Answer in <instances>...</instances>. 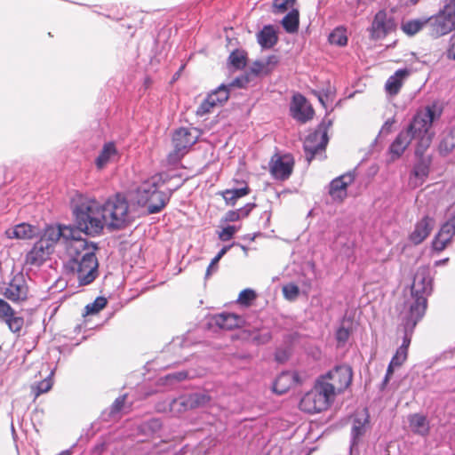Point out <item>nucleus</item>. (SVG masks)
Wrapping results in <instances>:
<instances>
[{"mask_svg": "<svg viewBox=\"0 0 455 455\" xmlns=\"http://www.w3.org/2000/svg\"><path fill=\"white\" fill-rule=\"evenodd\" d=\"M443 108L437 101L418 110L410 120L405 129L402 130L388 148L391 160L399 158L407 147L415 141V156L422 157L431 144L432 136L429 130L443 114Z\"/></svg>", "mask_w": 455, "mask_h": 455, "instance_id": "f257e3e1", "label": "nucleus"}, {"mask_svg": "<svg viewBox=\"0 0 455 455\" xmlns=\"http://www.w3.org/2000/svg\"><path fill=\"white\" fill-rule=\"evenodd\" d=\"M98 243L78 235L65 248L63 267L79 286L89 285L99 276Z\"/></svg>", "mask_w": 455, "mask_h": 455, "instance_id": "f03ea898", "label": "nucleus"}, {"mask_svg": "<svg viewBox=\"0 0 455 455\" xmlns=\"http://www.w3.org/2000/svg\"><path fill=\"white\" fill-rule=\"evenodd\" d=\"M71 208L76 235L78 232L95 237L103 233L107 214L95 197L76 193L71 199Z\"/></svg>", "mask_w": 455, "mask_h": 455, "instance_id": "7ed1b4c3", "label": "nucleus"}, {"mask_svg": "<svg viewBox=\"0 0 455 455\" xmlns=\"http://www.w3.org/2000/svg\"><path fill=\"white\" fill-rule=\"evenodd\" d=\"M164 174L158 172L144 180L135 190V201L138 205L147 208L149 214L160 212L167 204L170 195L177 190L181 183L173 186L168 185V180Z\"/></svg>", "mask_w": 455, "mask_h": 455, "instance_id": "20e7f679", "label": "nucleus"}, {"mask_svg": "<svg viewBox=\"0 0 455 455\" xmlns=\"http://www.w3.org/2000/svg\"><path fill=\"white\" fill-rule=\"evenodd\" d=\"M432 291V278L429 270L426 267H419L415 273L411 284V295L413 302L409 309L404 312V321L407 330H412L425 315L427 299V296Z\"/></svg>", "mask_w": 455, "mask_h": 455, "instance_id": "39448f33", "label": "nucleus"}, {"mask_svg": "<svg viewBox=\"0 0 455 455\" xmlns=\"http://www.w3.org/2000/svg\"><path fill=\"white\" fill-rule=\"evenodd\" d=\"M103 206V213L107 214L106 225L111 229H122L131 222L129 203L124 196L116 194L109 197Z\"/></svg>", "mask_w": 455, "mask_h": 455, "instance_id": "423d86ee", "label": "nucleus"}, {"mask_svg": "<svg viewBox=\"0 0 455 455\" xmlns=\"http://www.w3.org/2000/svg\"><path fill=\"white\" fill-rule=\"evenodd\" d=\"M333 121L329 118H323L316 128L310 132L304 142L303 149L305 159L309 164L317 155L322 156L329 142L328 130Z\"/></svg>", "mask_w": 455, "mask_h": 455, "instance_id": "0eeeda50", "label": "nucleus"}, {"mask_svg": "<svg viewBox=\"0 0 455 455\" xmlns=\"http://www.w3.org/2000/svg\"><path fill=\"white\" fill-rule=\"evenodd\" d=\"M199 132L196 129L180 127L172 132V141L173 150L167 156V163L175 165L186 156L191 148L198 141Z\"/></svg>", "mask_w": 455, "mask_h": 455, "instance_id": "6e6552de", "label": "nucleus"}, {"mask_svg": "<svg viewBox=\"0 0 455 455\" xmlns=\"http://www.w3.org/2000/svg\"><path fill=\"white\" fill-rule=\"evenodd\" d=\"M427 20L428 34L434 38L455 29V0H445L443 9Z\"/></svg>", "mask_w": 455, "mask_h": 455, "instance_id": "1a4fd4ad", "label": "nucleus"}, {"mask_svg": "<svg viewBox=\"0 0 455 455\" xmlns=\"http://www.w3.org/2000/svg\"><path fill=\"white\" fill-rule=\"evenodd\" d=\"M334 397L316 380L313 388L307 392L299 402V409L307 413L315 414L326 411Z\"/></svg>", "mask_w": 455, "mask_h": 455, "instance_id": "9d476101", "label": "nucleus"}, {"mask_svg": "<svg viewBox=\"0 0 455 455\" xmlns=\"http://www.w3.org/2000/svg\"><path fill=\"white\" fill-rule=\"evenodd\" d=\"M353 371L348 365L336 366L317 380L335 397L336 394L346 390L352 382Z\"/></svg>", "mask_w": 455, "mask_h": 455, "instance_id": "9b49d317", "label": "nucleus"}, {"mask_svg": "<svg viewBox=\"0 0 455 455\" xmlns=\"http://www.w3.org/2000/svg\"><path fill=\"white\" fill-rule=\"evenodd\" d=\"M78 235H76L75 228L71 225H58V226H47L40 239L38 240L41 243L47 245L52 251H54V248L60 238L64 240L65 246L73 239H76Z\"/></svg>", "mask_w": 455, "mask_h": 455, "instance_id": "f8f14e48", "label": "nucleus"}, {"mask_svg": "<svg viewBox=\"0 0 455 455\" xmlns=\"http://www.w3.org/2000/svg\"><path fill=\"white\" fill-rule=\"evenodd\" d=\"M395 22L392 16H388L385 10H379L373 17L371 26L368 28L370 38L373 41L384 39L395 29Z\"/></svg>", "mask_w": 455, "mask_h": 455, "instance_id": "ddd939ff", "label": "nucleus"}, {"mask_svg": "<svg viewBox=\"0 0 455 455\" xmlns=\"http://www.w3.org/2000/svg\"><path fill=\"white\" fill-rule=\"evenodd\" d=\"M28 288L22 275H15L1 294L13 303L24 302L28 299Z\"/></svg>", "mask_w": 455, "mask_h": 455, "instance_id": "4468645a", "label": "nucleus"}, {"mask_svg": "<svg viewBox=\"0 0 455 455\" xmlns=\"http://www.w3.org/2000/svg\"><path fill=\"white\" fill-rule=\"evenodd\" d=\"M290 114L296 121L305 124L310 121L315 115V110L307 98L301 93H295L291 98Z\"/></svg>", "mask_w": 455, "mask_h": 455, "instance_id": "2eb2a0df", "label": "nucleus"}, {"mask_svg": "<svg viewBox=\"0 0 455 455\" xmlns=\"http://www.w3.org/2000/svg\"><path fill=\"white\" fill-rule=\"evenodd\" d=\"M355 179V172H344L332 180L329 186V194L334 202L342 203L347 196V187Z\"/></svg>", "mask_w": 455, "mask_h": 455, "instance_id": "dca6fc26", "label": "nucleus"}, {"mask_svg": "<svg viewBox=\"0 0 455 455\" xmlns=\"http://www.w3.org/2000/svg\"><path fill=\"white\" fill-rule=\"evenodd\" d=\"M455 235V215L443 223L439 232L435 236L432 246L435 251H443L452 241Z\"/></svg>", "mask_w": 455, "mask_h": 455, "instance_id": "f3484780", "label": "nucleus"}, {"mask_svg": "<svg viewBox=\"0 0 455 455\" xmlns=\"http://www.w3.org/2000/svg\"><path fill=\"white\" fill-rule=\"evenodd\" d=\"M0 319L4 320L11 331L18 333L24 325V319L21 316H16L14 309L11 305L0 298Z\"/></svg>", "mask_w": 455, "mask_h": 455, "instance_id": "a211bd4d", "label": "nucleus"}, {"mask_svg": "<svg viewBox=\"0 0 455 455\" xmlns=\"http://www.w3.org/2000/svg\"><path fill=\"white\" fill-rule=\"evenodd\" d=\"M302 379L297 371H283L275 380L273 390L276 394L283 395L291 387L300 385Z\"/></svg>", "mask_w": 455, "mask_h": 455, "instance_id": "6ab92c4d", "label": "nucleus"}, {"mask_svg": "<svg viewBox=\"0 0 455 455\" xmlns=\"http://www.w3.org/2000/svg\"><path fill=\"white\" fill-rule=\"evenodd\" d=\"M52 252L53 251L48 248L47 245L37 241L26 254L25 263L29 266H41Z\"/></svg>", "mask_w": 455, "mask_h": 455, "instance_id": "aec40b11", "label": "nucleus"}, {"mask_svg": "<svg viewBox=\"0 0 455 455\" xmlns=\"http://www.w3.org/2000/svg\"><path fill=\"white\" fill-rule=\"evenodd\" d=\"M435 220L429 216L423 217L415 225L414 230L411 233L409 238L414 244L421 243L430 234L434 228Z\"/></svg>", "mask_w": 455, "mask_h": 455, "instance_id": "412c9836", "label": "nucleus"}, {"mask_svg": "<svg viewBox=\"0 0 455 455\" xmlns=\"http://www.w3.org/2000/svg\"><path fill=\"white\" fill-rule=\"evenodd\" d=\"M5 234L10 239L30 240L36 236V227L28 223H20L11 229H7Z\"/></svg>", "mask_w": 455, "mask_h": 455, "instance_id": "4be33fe9", "label": "nucleus"}, {"mask_svg": "<svg viewBox=\"0 0 455 455\" xmlns=\"http://www.w3.org/2000/svg\"><path fill=\"white\" fill-rule=\"evenodd\" d=\"M257 42L261 49L268 50L278 43L277 32L271 24L264 25L257 33Z\"/></svg>", "mask_w": 455, "mask_h": 455, "instance_id": "5701e85b", "label": "nucleus"}, {"mask_svg": "<svg viewBox=\"0 0 455 455\" xmlns=\"http://www.w3.org/2000/svg\"><path fill=\"white\" fill-rule=\"evenodd\" d=\"M269 171H292L294 166V157L290 153L276 151L270 158Z\"/></svg>", "mask_w": 455, "mask_h": 455, "instance_id": "b1692460", "label": "nucleus"}, {"mask_svg": "<svg viewBox=\"0 0 455 455\" xmlns=\"http://www.w3.org/2000/svg\"><path fill=\"white\" fill-rule=\"evenodd\" d=\"M410 74L411 70L407 68L396 70L386 82L385 89L387 92L390 95H396L399 92L404 79L407 78Z\"/></svg>", "mask_w": 455, "mask_h": 455, "instance_id": "393cba45", "label": "nucleus"}, {"mask_svg": "<svg viewBox=\"0 0 455 455\" xmlns=\"http://www.w3.org/2000/svg\"><path fill=\"white\" fill-rule=\"evenodd\" d=\"M118 157V151L113 141L103 145L99 156L95 158V164L98 169L104 168L108 163L115 161Z\"/></svg>", "mask_w": 455, "mask_h": 455, "instance_id": "a878e982", "label": "nucleus"}, {"mask_svg": "<svg viewBox=\"0 0 455 455\" xmlns=\"http://www.w3.org/2000/svg\"><path fill=\"white\" fill-rule=\"evenodd\" d=\"M242 183L243 187H235L233 188L225 189L221 192V196L228 206H235L239 198L250 194L251 189L247 181H242Z\"/></svg>", "mask_w": 455, "mask_h": 455, "instance_id": "bb28decb", "label": "nucleus"}, {"mask_svg": "<svg viewBox=\"0 0 455 455\" xmlns=\"http://www.w3.org/2000/svg\"><path fill=\"white\" fill-rule=\"evenodd\" d=\"M408 421L414 434L421 436H427L429 434V421L425 415L420 413L411 414L409 416Z\"/></svg>", "mask_w": 455, "mask_h": 455, "instance_id": "cd10ccee", "label": "nucleus"}, {"mask_svg": "<svg viewBox=\"0 0 455 455\" xmlns=\"http://www.w3.org/2000/svg\"><path fill=\"white\" fill-rule=\"evenodd\" d=\"M438 149L442 156H447L455 149V124L443 133Z\"/></svg>", "mask_w": 455, "mask_h": 455, "instance_id": "c85d7f7f", "label": "nucleus"}, {"mask_svg": "<svg viewBox=\"0 0 455 455\" xmlns=\"http://www.w3.org/2000/svg\"><path fill=\"white\" fill-rule=\"evenodd\" d=\"M281 25L289 34L297 33L299 28V12L298 9L291 8L282 19Z\"/></svg>", "mask_w": 455, "mask_h": 455, "instance_id": "c756f323", "label": "nucleus"}, {"mask_svg": "<svg viewBox=\"0 0 455 455\" xmlns=\"http://www.w3.org/2000/svg\"><path fill=\"white\" fill-rule=\"evenodd\" d=\"M242 319L239 315L231 313H222L215 317V323L221 329L233 330L240 326Z\"/></svg>", "mask_w": 455, "mask_h": 455, "instance_id": "7c9ffc66", "label": "nucleus"}, {"mask_svg": "<svg viewBox=\"0 0 455 455\" xmlns=\"http://www.w3.org/2000/svg\"><path fill=\"white\" fill-rule=\"evenodd\" d=\"M369 427V415L365 410L363 413L356 414L352 426V435L355 440L362 437Z\"/></svg>", "mask_w": 455, "mask_h": 455, "instance_id": "2f4dec72", "label": "nucleus"}, {"mask_svg": "<svg viewBox=\"0 0 455 455\" xmlns=\"http://www.w3.org/2000/svg\"><path fill=\"white\" fill-rule=\"evenodd\" d=\"M255 206L256 204L254 203H249L237 210L228 211L223 216L222 221L235 222L240 220L241 219L247 218L250 215L251 212L255 208Z\"/></svg>", "mask_w": 455, "mask_h": 455, "instance_id": "473e14b6", "label": "nucleus"}, {"mask_svg": "<svg viewBox=\"0 0 455 455\" xmlns=\"http://www.w3.org/2000/svg\"><path fill=\"white\" fill-rule=\"evenodd\" d=\"M247 52L242 49H235L228 56V64L235 70H242L247 65Z\"/></svg>", "mask_w": 455, "mask_h": 455, "instance_id": "72a5a7b5", "label": "nucleus"}, {"mask_svg": "<svg viewBox=\"0 0 455 455\" xmlns=\"http://www.w3.org/2000/svg\"><path fill=\"white\" fill-rule=\"evenodd\" d=\"M427 18L409 20L402 24V30L410 36L416 35L424 27L427 28Z\"/></svg>", "mask_w": 455, "mask_h": 455, "instance_id": "f704fd0d", "label": "nucleus"}, {"mask_svg": "<svg viewBox=\"0 0 455 455\" xmlns=\"http://www.w3.org/2000/svg\"><path fill=\"white\" fill-rule=\"evenodd\" d=\"M328 41L331 44L344 47L347 44V28L344 26L335 28L328 36Z\"/></svg>", "mask_w": 455, "mask_h": 455, "instance_id": "c9c22d12", "label": "nucleus"}, {"mask_svg": "<svg viewBox=\"0 0 455 455\" xmlns=\"http://www.w3.org/2000/svg\"><path fill=\"white\" fill-rule=\"evenodd\" d=\"M215 101V104L222 106L230 97V89L227 84H221L217 88L209 92Z\"/></svg>", "mask_w": 455, "mask_h": 455, "instance_id": "e433bc0d", "label": "nucleus"}, {"mask_svg": "<svg viewBox=\"0 0 455 455\" xmlns=\"http://www.w3.org/2000/svg\"><path fill=\"white\" fill-rule=\"evenodd\" d=\"M211 400V396L206 393H195L188 396L186 404L190 409H196L206 405Z\"/></svg>", "mask_w": 455, "mask_h": 455, "instance_id": "4c0bfd02", "label": "nucleus"}, {"mask_svg": "<svg viewBox=\"0 0 455 455\" xmlns=\"http://www.w3.org/2000/svg\"><path fill=\"white\" fill-rule=\"evenodd\" d=\"M52 379L51 377H48L39 381L36 385L31 386V392L34 395V400H36L41 395L50 391L52 387Z\"/></svg>", "mask_w": 455, "mask_h": 455, "instance_id": "58836bf2", "label": "nucleus"}, {"mask_svg": "<svg viewBox=\"0 0 455 455\" xmlns=\"http://www.w3.org/2000/svg\"><path fill=\"white\" fill-rule=\"evenodd\" d=\"M217 105L215 104L214 100L212 99V96H211L209 93L207 94L206 98L201 102V104L198 106L196 114L197 116H204L207 114H209L214 107Z\"/></svg>", "mask_w": 455, "mask_h": 455, "instance_id": "ea45409f", "label": "nucleus"}, {"mask_svg": "<svg viewBox=\"0 0 455 455\" xmlns=\"http://www.w3.org/2000/svg\"><path fill=\"white\" fill-rule=\"evenodd\" d=\"M106 305L107 299L104 297H97L92 303L86 305L84 307L85 315L97 314L102 310Z\"/></svg>", "mask_w": 455, "mask_h": 455, "instance_id": "a19ab883", "label": "nucleus"}, {"mask_svg": "<svg viewBox=\"0 0 455 455\" xmlns=\"http://www.w3.org/2000/svg\"><path fill=\"white\" fill-rule=\"evenodd\" d=\"M256 298L257 294L255 291L251 289H244L239 293L237 303L242 306L249 307Z\"/></svg>", "mask_w": 455, "mask_h": 455, "instance_id": "79ce46f5", "label": "nucleus"}, {"mask_svg": "<svg viewBox=\"0 0 455 455\" xmlns=\"http://www.w3.org/2000/svg\"><path fill=\"white\" fill-rule=\"evenodd\" d=\"M296 0H274L272 12L275 14L284 13L290 10Z\"/></svg>", "mask_w": 455, "mask_h": 455, "instance_id": "37998d69", "label": "nucleus"}, {"mask_svg": "<svg viewBox=\"0 0 455 455\" xmlns=\"http://www.w3.org/2000/svg\"><path fill=\"white\" fill-rule=\"evenodd\" d=\"M283 294L288 300H294L299 294V288L297 284L290 283L283 286Z\"/></svg>", "mask_w": 455, "mask_h": 455, "instance_id": "c03bdc74", "label": "nucleus"}, {"mask_svg": "<svg viewBox=\"0 0 455 455\" xmlns=\"http://www.w3.org/2000/svg\"><path fill=\"white\" fill-rule=\"evenodd\" d=\"M251 336V341L256 345L266 344L272 339L271 333L268 331L253 332Z\"/></svg>", "mask_w": 455, "mask_h": 455, "instance_id": "a18cd8bd", "label": "nucleus"}, {"mask_svg": "<svg viewBox=\"0 0 455 455\" xmlns=\"http://www.w3.org/2000/svg\"><path fill=\"white\" fill-rule=\"evenodd\" d=\"M428 172H410L409 185L411 188H417L423 184Z\"/></svg>", "mask_w": 455, "mask_h": 455, "instance_id": "49530a36", "label": "nucleus"}, {"mask_svg": "<svg viewBox=\"0 0 455 455\" xmlns=\"http://www.w3.org/2000/svg\"><path fill=\"white\" fill-rule=\"evenodd\" d=\"M250 82V74L246 73L244 75L235 77L233 81L227 84L229 87V89L232 87L245 88Z\"/></svg>", "mask_w": 455, "mask_h": 455, "instance_id": "de8ad7c7", "label": "nucleus"}, {"mask_svg": "<svg viewBox=\"0 0 455 455\" xmlns=\"http://www.w3.org/2000/svg\"><path fill=\"white\" fill-rule=\"evenodd\" d=\"M407 357L408 353L398 347L390 363L392 365L400 367L407 360Z\"/></svg>", "mask_w": 455, "mask_h": 455, "instance_id": "09e8293b", "label": "nucleus"}, {"mask_svg": "<svg viewBox=\"0 0 455 455\" xmlns=\"http://www.w3.org/2000/svg\"><path fill=\"white\" fill-rule=\"evenodd\" d=\"M126 398H127V395H123L118 396L114 401V403H112L111 408H110L111 415H115V414L120 412L124 409L125 402H126Z\"/></svg>", "mask_w": 455, "mask_h": 455, "instance_id": "8fccbe9b", "label": "nucleus"}, {"mask_svg": "<svg viewBox=\"0 0 455 455\" xmlns=\"http://www.w3.org/2000/svg\"><path fill=\"white\" fill-rule=\"evenodd\" d=\"M237 230L235 226H228L219 233V238L224 242L228 241L234 236Z\"/></svg>", "mask_w": 455, "mask_h": 455, "instance_id": "3c124183", "label": "nucleus"}, {"mask_svg": "<svg viewBox=\"0 0 455 455\" xmlns=\"http://www.w3.org/2000/svg\"><path fill=\"white\" fill-rule=\"evenodd\" d=\"M403 324L404 326L405 330V335L403 339L402 345L399 347V348L403 349V351H406L408 353V349L411 344V334L412 333L414 328L411 330H407L405 326V321H404V315H403Z\"/></svg>", "mask_w": 455, "mask_h": 455, "instance_id": "603ef678", "label": "nucleus"}, {"mask_svg": "<svg viewBox=\"0 0 455 455\" xmlns=\"http://www.w3.org/2000/svg\"><path fill=\"white\" fill-rule=\"evenodd\" d=\"M229 247L228 246H224L219 252L218 254L212 259L209 267H207V271H206V276H209L211 275V269L212 267H213V266H215L220 260V259L227 253V251H228Z\"/></svg>", "mask_w": 455, "mask_h": 455, "instance_id": "864d4df0", "label": "nucleus"}, {"mask_svg": "<svg viewBox=\"0 0 455 455\" xmlns=\"http://www.w3.org/2000/svg\"><path fill=\"white\" fill-rule=\"evenodd\" d=\"M349 336H350L349 330L343 326L339 328L336 332V339H337L338 342L341 343V344L346 343L348 340Z\"/></svg>", "mask_w": 455, "mask_h": 455, "instance_id": "5fc2aeb1", "label": "nucleus"}, {"mask_svg": "<svg viewBox=\"0 0 455 455\" xmlns=\"http://www.w3.org/2000/svg\"><path fill=\"white\" fill-rule=\"evenodd\" d=\"M266 68L264 61L262 60H255L252 65L250 67L249 73L252 74L255 76H258Z\"/></svg>", "mask_w": 455, "mask_h": 455, "instance_id": "6e6d98bb", "label": "nucleus"}, {"mask_svg": "<svg viewBox=\"0 0 455 455\" xmlns=\"http://www.w3.org/2000/svg\"><path fill=\"white\" fill-rule=\"evenodd\" d=\"M315 95L317 96L318 100H319V102L321 103V105H322L325 109H327V106H326V102H325V98H327V97H328L327 92H325V93H323V94L322 92H315ZM332 110H333L332 108H331L330 110H326V112H325V117H326V118H327V116H329V115H330V113H331Z\"/></svg>", "mask_w": 455, "mask_h": 455, "instance_id": "4d7b16f0", "label": "nucleus"}, {"mask_svg": "<svg viewBox=\"0 0 455 455\" xmlns=\"http://www.w3.org/2000/svg\"><path fill=\"white\" fill-rule=\"evenodd\" d=\"M188 378V372L186 371H180L173 374H170L168 376L169 379H175L177 381L184 380Z\"/></svg>", "mask_w": 455, "mask_h": 455, "instance_id": "13d9d810", "label": "nucleus"}, {"mask_svg": "<svg viewBox=\"0 0 455 455\" xmlns=\"http://www.w3.org/2000/svg\"><path fill=\"white\" fill-rule=\"evenodd\" d=\"M279 62V58L276 55H269L266 61H264V64L266 67L267 66H276Z\"/></svg>", "mask_w": 455, "mask_h": 455, "instance_id": "bf43d9fd", "label": "nucleus"}, {"mask_svg": "<svg viewBox=\"0 0 455 455\" xmlns=\"http://www.w3.org/2000/svg\"><path fill=\"white\" fill-rule=\"evenodd\" d=\"M291 172H272L275 180H285L290 177Z\"/></svg>", "mask_w": 455, "mask_h": 455, "instance_id": "052dcab7", "label": "nucleus"}, {"mask_svg": "<svg viewBox=\"0 0 455 455\" xmlns=\"http://www.w3.org/2000/svg\"><path fill=\"white\" fill-rule=\"evenodd\" d=\"M395 367H396L395 365H392L391 363H389V365L387 367V373H386V376H385L384 383L388 382L389 379L391 378V376L394 373V369Z\"/></svg>", "mask_w": 455, "mask_h": 455, "instance_id": "680f3d73", "label": "nucleus"}, {"mask_svg": "<svg viewBox=\"0 0 455 455\" xmlns=\"http://www.w3.org/2000/svg\"><path fill=\"white\" fill-rule=\"evenodd\" d=\"M447 58L450 60H455V42L448 49Z\"/></svg>", "mask_w": 455, "mask_h": 455, "instance_id": "e2e57ef3", "label": "nucleus"}, {"mask_svg": "<svg viewBox=\"0 0 455 455\" xmlns=\"http://www.w3.org/2000/svg\"><path fill=\"white\" fill-rule=\"evenodd\" d=\"M364 161H365V160H364V159H363V160L361 161V163H359V164H358V165H356V166H355L352 171H353V172H355V171H357V169H358V168H363V162H364Z\"/></svg>", "mask_w": 455, "mask_h": 455, "instance_id": "0e129e2a", "label": "nucleus"}, {"mask_svg": "<svg viewBox=\"0 0 455 455\" xmlns=\"http://www.w3.org/2000/svg\"><path fill=\"white\" fill-rule=\"evenodd\" d=\"M234 181L235 182L237 187H243L242 181H244V180H243L234 179Z\"/></svg>", "mask_w": 455, "mask_h": 455, "instance_id": "69168bd1", "label": "nucleus"}, {"mask_svg": "<svg viewBox=\"0 0 455 455\" xmlns=\"http://www.w3.org/2000/svg\"><path fill=\"white\" fill-rule=\"evenodd\" d=\"M379 169V166H376L375 164H372L369 167L368 171H378Z\"/></svg>", "mask_w": 455, "mask_h": 455, "instance_id": "338daca9", "label": "nucleus"}, {"mask_svg": "<svg viewBox=\"0 0 455 455\" xmlns=\"http://www.w3.org/2000/svg\"><path fill=\"white\" fill-rule=\"evenodd\" d=\"M391 124H392V122H391V121H389V120H387V121L385 123L384 126L382 127V130H383L386 126H387V125H391Z\"/></svg>", "mask_w": 455, "mask_h": 455, "instance_id": "774afa93", "label": "nucleus"}]
</instances>
